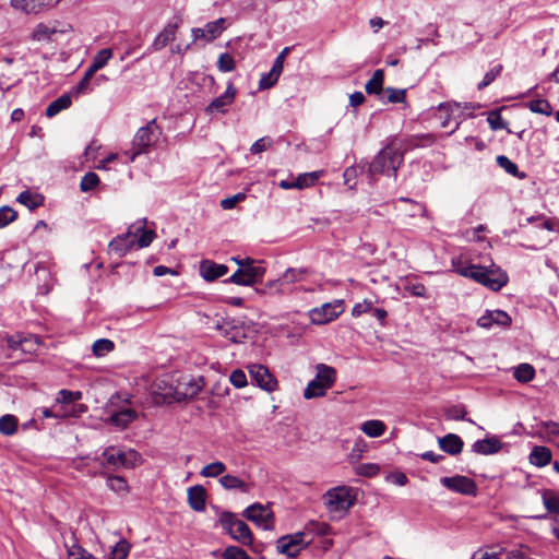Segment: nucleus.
I'll return each mask as SVG.
<instances>
[{
    "instance_id": "2",
    "label": "nucleus",
    "mask_w": 559,
    "mask_h": 559,
    "mask_svg": "<svg viewBox=\"0 0 559 559\" xmlns=\"http://www.w3.org/2000/svg\"><path fill=\"white\" fill-rule=\"evenodd\" d=\"M403 163V153L395 141H391L382 148L368 167L371 177L377 175L396 176V171Z\"/></svg>"
},
{
    "instance_id": "35",
    "label": "nucleus",
    "mask_w": 559,
    "mask_h": 559,
    "mask_svg": "<svg viewBox=\"0 0 559 559\" xmlns=\"http://www.w3.org/2000/svg\"><path fill=\"white\" fill-rule=\"evenodd\" d=\"M497 164L504 169V171L513 177L519 179H524L526 177L525 173L520 171L519 167L515 163H513L510 158L504 155H499L496 158Z\"/></svg>"
},
{
    "instance_id": "43",
    "label": "nucleus",
    "mask_w": 559,
    "mask_h": 559,
    "mask_svg": "<svg viewBox=\"0 0 559 559\" xmlns=\"http://www.w3.org/2000/svg\"><path fill=\"white\" fill-rule=\"evenodd\" d=\"M69 559H97L79 544L66 545Z\"/></svg>"
},
{
    "instance_id": "42",
    "label": "nucleus",
    "mask_w": 559,
    "mask_h": 559,
    "mask_svg": "<svg viewBox=\"0 0 559 559\" xmlns=\"http://www.w3.org/2000/svg\"><path fill=\"white\" fill-rule=\"evenodd\" d=\"M518 381L526 383L534 379L535 369L530 364H521L514 371Z\"/></svg>"
},
{
    "instance_id": "56",
    "label": "nucleus",
    "mask_w": 559,
    "mask_h": 559,
    "mask_svg": "<svg viewBox=\"0 0 559 559\" xmlns=\"http://www.w3.org/2000/svg\"><path fill=\"white\" fill-rule=\"evenodd\" d=\"M217 68L222 72H230L235 69V60L231 55L221 53L217 60Z\"/></svg>"
},
{
    "instance_id": "55",
    "label": "nucleus",
    "mask_w": 559,
    "mask_h": 559,
    "mask_svg": "<svg viewBox=\"0 0 559 559\" xmlns=\"http://www.w3.org/2000/svg\"><path fill=\"white\" fill-rule=\"evenodd\" d=\"M82 399L80 391L60 390L58 393L57 402L70 404Z\"/></svg>"
},
{
    "instance_id": "31",
    "label": "nucleus",
    "mask_w": 559,
    "mask_h": 559,
    "mask_svg": "<svg viewBox=\"0 0 559 559\" xmlns=\"http://www.w3.org/2000/svg\"><path fill=\"white\" fill-rule=\"evenodd\" d=\"M360 430L369 438H378L385 432L386 426L382 420L370 419L361 424Z\"/></svg>"
},
{
    "instance_id": "45",
    "label": "nucleus",
    "mask_w": 559,
    "mask_h": 559,
    "mask_svg": "<svg viewBox=\"0 0 559 559\" xmlns=\"http://www.w3.org/2000/svg\"><path fill=\"white\" fill-rule=\"evenodd\" d=\"M114 342L107 338H99L94 342L92 346L93 354L97 357H103L114 349Z\"/></svg>"
},
{
    "instance_id": "50",
    "label": "nucleus",
    "mask_w": 559,
    "mask_h": 559,
    "mask_svg": "<svg viewBox=\"0 0 559 559\" xmlns=\"http://www.w3.org/2000/svg\"><path fill=\"white\" fill-rule=\"evenodd\" d=\"M503 67L501 64H497L491 68L484 76V79L478 83V90H483L489 86L501 73Z\"/></svg>"
},
{
    "instance_id": "39",
    "label": "nucleus",
    "mask_w": 559,
    "mask_h": 559,
    "mask_svg": "<svg viewBox=\"0 0 559 559\" xmlns=\"http://www.w3.org/2000/svg\"><path fill=\"white\" fill-rule=\"evenodd\" d=\"M322 171H312V173H305L300 174L296 180V187L298 190H302L305 188L312 187L321 177Z\"/></svg>"
},
{
    "instance_id": "26",
    "label": "nucleus",
    "mask_w": 559,
    "mask_h": 559,
    "mask_svg": "<svg viewBox=\"0 0 559 559\" xmlns=\"http://www.w3.org/2000/svg\"><path fill=\"white\" fill-rule=\"evenodd\" d=\"M501 442L497 437H489L483 440H477L473 443V452L481 455H490L498 453L501 450Z\"/></svg>"
},
{
    "instance_id": "30",
    "label": "nucleus",
    "mask_w": 559,
    "mask_h": 559,
    "mask_svg": "<svg viewBox=\"0 0 559 559\" xmlns=\"http://www.w3.org/2000/svg\"><path fill=\"white\" fill-rule=\"evenodd\" d=\"M16 201L29 210H35L44 204V197L39 193L25 190L17 195Z\"/></svg>"
},
{
    "instance_id": "14",
    "label": "nucleus",
    "mask_w": 559,
    "mask_h": 559,
    "mask_svg": "<svg viewBox=\"0 0 559 559\" xmlns=\"http://www.w3.org/2000/svg\"><path fill=\"white\" fill-rule=\"evenodd\" d=\"M249 374L261 389L267 392L276 390L277 380L271 374L265 366L258 364L249 366Z\"/></svg>"
},
{
    "instance_id": "36",
    "label": "nucleus",
    "mask_w": 559,
    "mask_h": 559,
    "mask_svg": "<svg viewBox=\"0 0 559 559\" xmlns=\"http://www.w3.org/2000/svg\"><path fill=\"white\" fill-rule=\"evenodd\" d=\"M384 72L376 70L371 79L366 83L365 90L368 94H379L383 90Z\"/></svg>"
},
{
    "instance_id": "8",
    "label": "nucleus",
    "mask_w": 559,
    "mask_h": 559,
    "mask_svg": "<svg viewBox=\"0 0 559 559\" xmlns=\"http://www.w3.org/2000/svg\"><path fill=\"white\" fill-rule=\"evenodd\" d=\"M219 522L222 526L228 531L231 537L243 545L252 543V534L249 526L234 514L225 512L221 515Z\"/></svg>"
},
{
    "instance_id": "21",
    "label": "nucleus",
    "mask_w": 559,
    "mask_h": 559,
    "mask_svg": "<svg viewBox=\"0 0 559 559\" xmlns=\"http://www.w3.org/2000/svg\"><path fill=\"white\" fill-rule=\"evenodd\" d=\"M228 267L225 264H218L211 260H204L200 263V274L207 281H215L227 274Z\"/></svg>"
},
{
    "instance_id": "20",
    "label": "nucleus",
    "mask_w": 559,
    "mask_h": 559,
    "mask_svg": "<svg viewBox=\"0 0 559 559\" xmlns=\"http://www.w3.org/2000/svg\"><path fill=\"white\" fill-rule=\"evenodd\" d=\"M478 325L480 328L489 329L493 324L500 325V326H509L511 324V318L510 316L502 311V310H493V311H487L485 314H483L478 321Z\"/></svg>"
},
{
    "instance_id": "48",
    "label": "nucleus",
    "mask_w": 559,
    "mask_h": 559,
    "mask_svg": "<svg viewBox=\"0 0 559 559\" xmlns=\"http://www.w3.org/2000/svg\"><path fill=\"white\" fill-rule=\"evenodd\" d=\"M308 274V269H288L283 274L282 280L286 283H295L305 280Z\"/></svg>"
},
{
    "instance_id": "5",
    "label": "nucleus",
    "mask_w": 559,
    "mask_h": 559,
    "mask_svg": "<svg viewBox=\"0 0 559 559\" xmlns=\"http://www.w3.org/2000/svg\"><path fill=\"white\" fill-rule=\"evenodd\" d=\"M103 461H99L100 466H109L114 469L124 467L133 468L141 464L142 459L140 453L135 450L122 451L114 445L107 447L102 453Z\"/></svg>"
},
{
    "instance_id": "34",
    "label": "nucleus",
    "mask_w": 559,
    "mask_h": 559,
    "mask_svg": "<svg viewBox=\"0 0 559 559\" xmlns=\"http://www.w3.org/2000/svg\"><path fill=\"white\" fill-rule=\"evenodd\" d=\"M111 57L112 50L110 48L99 50L93 58V61L90 64V67L87 68L90 70V73H96L98 70L103 69L111 59Z\"/></svg>"
},
{
    "instance_id": "6",
    "label": "nucleus",
    "mask_w": 559,
    "mask_h": 559,
    "mask_svg": "<svg viewBox=\"0 0 559 559\" xmlns=\"http://www.w3.org/2000/svg\"><path fill=\"white\" fill-rule=\"evenodd\" d=\"M106 414L108 416L105 419V423L115 426L120 430L128 428L129 425L138 418V413L130 407L129 401H126L123 405L118 406L115 403V397H111L106 405Z\"/></svg>"
},
{
    "instance_id": "33",
    "label": "nucleus",
    "mask_w": 559,
    "mask_h": 559,
    "mask_svg": "<svg viewBox=\"0 0 559 559\" xmlns=\"http://www.w3.org/2000/svg\"><path fill=\"white\" fill-rule=\"evenodd\" d=\"M551 460V452L546 447H535L530 454V462L536 466H545Z\"/></svg>"
},
{
    "instance_id": "25",
    "label": "nucleus",
    "mask_w": 559,
    "mask_h": 559,
    "mask_svg": "<svg viewBox=\"0 0 559 559\" xmlns=\"http://www.w3.org/2000/svg\"><path fill=\"white\" fill-rule=\"evenodd\" d=\"M188 503L190 508L197 512L205 510L206 490L201 485L188 488Z\"/></svg>"
},
{
    "instance_id": "32",
    "label": "nucleus",
    "mask_w": 559,
    "mask_h": 559,
    "mask_svg": "<svg viewBox=\"0 0 559 559\" xmlns=\"http://www.w3.org/2000/svg\"><path fill=\"white\" fill-rule=\"evenodd\" d=\"M71 104V96L69 94H63L48 105V107L46 108V116L48 118H52L60 111L69 108Z\"/></svg>"
},
{
    "instance_id": "19",
    "label": "nucleus",
    "mask_w": 559,
    "mask_h": 559,
    "mask_svg": "<svg viewBox=\"0 0 559 559\" xmlns=\"http://www.w3.org/2000/svg\"><path fill=\"white\" fill-rule=\"evenodd\" d=\"M8 346L11 349H21L24 353H33L39 345V340L35 335L22 336L21 334L11 335L7 338Z\"/></svg>"
},
{
    "instance_id": "57",
    "label": "nucleus",
    "mask_w": 559,
    "mask_h": 559,
    "mask_svg": "<svg viewBox=\"0 0 559 559\" xmlns=\"http://www.w3.org/2000/svg\"><path fill=\"white\" fill-rule=\"evenodd\" d=\"M94 72H91L90 73V70L87 69L84 73V76L82 78V80L80 81V83L76 85V87L74 88V93L75 94H86V93H90L92 91V87H91V80L92 78L94 76Z\"/></svg>"
},
{
    "instance_id": "60",
    "label": "nucleus",
    "mask_w": 559,
    "mask_h": 559,
    "mask_svg": "<svg viewBox=\"0 0 559 559\" xmlns=\"http://www.w3.org/2000/svg\"><path fill=\"white\" fill-rule=\"evenodd\" d=\"M273 144V140L269 136L257 140L250 147L252 154H259L266 151Z\"/></svg>"
},
{
    "instance_id": "58",
    "label": "nucleus",
    "mask_w": 559,
    "mask_h": 559,
    "mask_svg": "<svg viewBox=\"0 0 559 559\" xmlns=\"http://www.w3.org/2000/svg\"><path fill=\"white\" fill-rule=\"evenodd\" d=\"M435 142V138L432 134H420L415 135L409 140V146L412 147H425L430 146Z\"/></svg>"
},
{
    "instance_id": "7",
    "label": "nucleus",
    "mask_w": 559,
    "mask_h": 559,
    "mask_svg": "<svg viewBox=\"0 0 559 559\" xmlns=\"http://www.w3.org/2000/svg\"><path fill=\"white\" fill-rule=\"evenodd\" d=\"M158 135L159 130L155 120L140 128L132 141V153L129 157L130 162H133L138 155L145 153L147 148L157 141Z\"/></svg>"
},
{
    "instance_id": "3",
    "label": "nucleus",
    "mask_w": 559,
    "mask_h": 559,
    "mask_svg": "<svg viewBox=\"0 0 559 559\" xmlns=\"http://www.w3.org/2000/svg\"><path fill=\"white\" fill-rule=\"evenodd\" d=\"M316 371L314 379L311 380L304 390V397L306 400L324 396L326 391L331 389L336 381V370L329 365L318 364Z\"/></svg>"
},
{
    "instance_id": "51",
    "label": "nucleus",
    "mask_w": 559,
    "mask_h": 559,
    "mask_svg": "<svg viewBox=\"0 0 559 559\" xmlns=\"http://www.w3.org/2000/svg\"><path fill=\"white\" fill-rule=\"evenodd\" d=\"M383 92L386 100L393 104L403 103L406 97V91L403 88L386 87Z\"/></svg>"
},
{
    "instance_id": "38",
    "label": "nucleus",
    "mask_w": 559,
    "mask_h": 559,
    "mask_svg": "<svg viewBox=\"0 0 559 559\" xmlns=\"http://www.w3.org/2000/svg\"><path fill=\"white\" fill-rule=\"evenodd\" d=\"M17 430V418L14 415H3L0 417V433L12 436Z\"/></svg>"
},
{
    "instance_id": "27",
    "label": "nucleus",
    "mask_w": 559,
    "mask_h": 559,
    "mask_svg": "<svg viewBox=\"0 0 559 559\" xmlns=\"http://www.w3.org/2000/svg\"><path fill=\"white\" fill-rule=\"evenodd\" d=\"M439 447L450 455H456L462 452L464 442L455 433H448L438 439Z\"/></svg>"
},
{
    "instance_id": "53",
    "label": "nucleus",
    "mask_w": 559,
    "mask_h": 559,
    "mask_svg": "<svg viewBox=\"0 0 559 559\" xmlns=\"http://www.w3.org/2000/svg\"><path fill=\"white\" fill-rule=\"evenodd\" d=\"M17 213L10 206L5 205L0 209V229L14 222Z\"/></svg>"
},
{
    "instance_id": "59",
    "label": "nucleus",
    "mask_w": 559,
    "mask_h": 559,
    "mask_svg": "<svg viewBox=\"0 0 559 559\" xmlns=\"http://www.w3.org/2000/svg\"><path fill=\"white\" fill-rule=\"evenodd\" d=\"M380 472V467L373 463L360 464L356 467V473L360 476L372 477Z\"/></svg>"
},
{
    "instance_id": "16",
    "label": "nucleus",
    "mask_w": 559,
    "mask_h": 559,
    "mask_svg": "<svg viewBox=\"0 0 559 559\" xmlns=\"http://www.w3.org/2000/svg\"><path fill=\"white\" fill-rule=\"evenodd\" d=\"M243 514L249 521L254 522L264 530H271L273 527L271 512L259 503L248 507Z\"/></svg>"
},
{
    "instance_id": "28",
    "label": "nucleus",
    "mask_w": 559,
    "mask_h": 559,
    "mask_svg": "<svg viewBox=\"0 0 559 559\" xmlns=\"http://www.w3.org/2000/svg\"><path fill=\"white\" fill-rule=\"evenodd\" d=\"M134 239L132 238V231L129 229L126 234L114 238L109 242V249L119 257L124 255L130 249L134 247Z\"/></svg>"
},
{
    "instance_id": "23",
    "label": "nucleus",
    "mask_w": 559,
    "mask_h": 559,
    "mask_svg": "<svg viewBox=\"0 0 559 559\" xmlns=\"http://www.w3.org/2000/svg\"><path fill=\"white\" fill-rule=\"evenodd\" d=\"M218 483L225 490H238L241 493H249L252 489V484L231 474L223 475L219 477Z\"/></svg>"
},
{
    "instance_id": "9",
    "label": "nucleus",
    "mask_w": 559,
    "mask_h": 559,
    "mask_svg": "<svg viewBox=\"0 0 559 559\" xmlns=\"http://www.w3.org/2000/svg\"><path fill=\"white\" fill-rule=\"evenodd\" d=\"M266 270L263 261H258L253 266L246 269H238L230 277L225 280V283H231L240 286H253L260 283Z\"/></svg>"
},
{
    "instance_id": "47",
    "label": "nucleus",
    "mask_w": 559,
    "mask_h": 559,
    "mask_svg": "<svg viewBox=\"0 0 559 559\" xmlns=\"http://www.w3.org/2000/svg\"><path fill=\"white\" fill-rule=\"evenodd\" d=\"M528 108L533 112L545 115V116H550L552 114V107L547 99L532 100L528 104Z\"/></svg>"
},
{
    "instance_id": "62",
    "label": "nucleus",
    "mask_w": 559,
    "mask_h": 559,
    "mask_svg": "<svg viewBox=\"0 0 559 559\" xmlns=\"http://www.w3.org/2000/svg\"><path fill=\"white\" fill-rule=\"evenodd\" d=\"M467 412L462 405H454L447 409V417L453 420H466Z\"/></svg>"
},
{
    "instance_id": "18",
    "label": "nucleus",
    "mask_w": 559,
    "mask_h": 559,
    "mask_svg": "<svg viewBox=\"0 0 559 559\" xmlns=\"http://www.w3.org/2000/svg\"><path fill=\"white\" fill-rule=\"evenodd\" d=\"M236 94V88L231 83H229L225 93L214 98L205 108V111L210 115L215 112L225 114L227 111L228 106H230L234 103Z\"/></svg>"
},
{
    "instance_id": "44",
    "label": "nucleus",
    "mask_w": 559,
    "mask_h": 559,
    "mask_svg": "<svg viewBox=\"0 0 559 559\" xmlns=\"http://www.w3.org/2000/svg\"><path fill=\"white\" fill-rule=\"evenodd\" d=\"M131 546L126 539L119 540L108 555V559H126L129 556Z\"/></svg>"
},
{
    "instance_id": "54",
    "label": "nucleus",
    "mask_w": 559,
    "mask_h": 559,
    "mask_svg": "<svg viewBox=\"0 0 559 559\" xmlns=\"http://www.w3.org/2000/svg\"><path fill=\"white\" fill-rule=\"evenodd\" d=\"M222 557L223 559H250V556L247 554V551L237 546L227 547L224 550Z\"/></svg>"
},
{
    "instance_id": "12",
    "label": "nucleus",
    "mask_w": 559,
    "mask_h": 559,
    "mask_svg": "<svg viewBox=\"0 0 559 559\" xmlns=\"http://www.w3.org/2000/svg\"><path fill=\"white\" fill-rule=\"evenodd\" d=\"M343 311V301L336 300L312 309L309 316L313 324L322 325L335 320Z\"/></svg>"
},
{
    "instance_id": "22",
    "label": "nucleus",
    "mask_w": 559,
    "mask_h": 559,
    "mask_svg": "<svg viewBox=\"0 0 559 559\" xmlns=\"http://www.w3.org/2000/svg\"><path fill=\"white\" fill-rule=\"evenodd\" d=\"M177 31H178V24H176V23L167 24L163 28V31L153 40V43L151 45V49L153 51L162 50L169 43H171L176 39Z\"/></svg>"
},
{
    "instance_id": "10",
    "label": "nucleus",
    "mask_w": 559,
    "mask_h": 559,
    "mask_svg": "<svg viewBox=\"0 0 559 559\" xmlns=\"http://www.w3.org/2000/svg\"><path fill=\"white\" fill-rule=\"evenodd\" d=\"M204 388L203 377H182L171 393V397L177 401L194 399Z\"/></svg>"
},
{
    "instance_id": "46",
    "label": "nucleus",
    "mask_w": 559,
    "mask_h": 559,
    "mask_svg": "<svg viewBox=\"0 0 559 559\" xmlns=\"http://www.w3.org/2000/svg\"><path fill=\"white\" fill-rule=\"evenodd\" d=\"M543 503L548 512L559 513V496L555 495L550 490L543 492Z\"/></svg>"
},
{
    "instance_id": "29",
    "label": "nucleus",
    "mask_w": 559,
    "mask_h": 559,
    "mask_svg": "<svg viewBox=\"0 0 559 559\" xmlns=\"http://www.w3.org/2000/svg\"><path fill=\"white\" fill-rule=\"evenodd\" d=\"M460 111V106L452 103H442L438 106L441 127L448 128L452 120H455V114Z\"/></svg>"
},
{
    "instance_id": "24",
    "label": "nucleus",
    "mask_w": 559,
    "mask_h": 559,
    "mask_svg": "<svg viewBox=\"0 0 559 559\" xmlns=\"http://www.w3.org/2000/svg\"><path fill=\"white\" fill-rule=\"evenodd\" d=\"M129 229L132 231V238L139 248L150 246L155 237V233L153 230L145 229V219L135 223Z\"/></svg>"
},
{
    "instance_id": "64",
    "label": "nucleus",
    "mask_w": 559,
    "mask_h": 559,
    "mask_svg": "<svg viewBox=\"0 0 559 559\" xmlns=\"http://www.w3.org/2000/svg\"><path fill=\"white\" fill-rule=\"evenodd\" d=\"M245 199H246V194L242 192H239L233 197L223 199L221 201V207L223 210H231L237 205V203L243 201Z\"/></svg>"
},
{
    "instance_id": "1",
    "label": "nucleus",
    "mask_w": 559,
    "mask_h": 559,
    "mask_svg": "<svg viewBox=\"0 0 559 559\" xmlns=\"http://www.w3.org/2000/svg\"><path fill=\"white\" fill-rule=\"evenodd\" d=\"M453 271L459 275L469 278L493 292L500 290L508 284L509 276L497 264L483 266L464 262L461 259L452 260Z\"/></svg>"
},
{
    "instance_id": "52",
    "label": "nucleus",
    "mask_w": 559,
    "mask_h": 559,
    "mask_svg": "<svg viewBox=\"0 0 559 559\" xmlns=\"http://www.w3.org/2000/svg\"><path fill=\"white\" fill-rule=\"evenodd\" d=\"M99 183V178L95 173H87L83 176L80 188L83 192L93 190Z\"/></svg>"
},
{
    "instance_id": "13",
    "label": "nucleus",
    "mask_w": 559,
    "mask_h": 559,
    "mask_svg": "<svg viewBox=\"0 0 559 559\" xmlns=\"http://www.w3.org/2000/svg\"><path fill=\"white\" fill-rule=\"evenodd\" d=\"M440 483L447 489L461 495L476 496L477 493L476 483L466 476L455 475L452 477H442Z\"/></svg>"
},
{
    "instance_id": "41",
    "label": "nucleus",
    "mask_w": 559,
    "mask_h": 559,
    "mask_svg": "<svg viewBox=\"0 0 559 559\" xmlns=\"http://www.w3.org/2000/svg\"><path fill=\"white\" fill-rule=\"evenodd\" d=\"M107 486L109 489L117 493H127L129 486L127 480L122 476L109 475L107 476Z\"/></svg>"
},
{
    "instance_id": "4",
    "label": "nucleus",
    "mask_w": 559,
    "mask_h": 559,
    "mask_svg": "<svg viewBox=\"0 0 559 559\" xmlns=\"http://www.w3.org/2000/svg\"><path fill=\"white\" fill-rule=\"evenodd\" d=\"M324 504L331 514L344 515L355 503L353 489L348 486H338L329 489L324 496Z\"/></svg>"
},
{
    "instance_id": "11",
    "label": "nucleus",
    "mask_w": 559,
    "mask_h": 559,
    "mask_svg": "<svg viewBox=\"0 0 559 559\" xmlns=\"http://www.w3.org/2000/svg\"><path fill=\"white\" fill-rule=\"evenodd\" d=\"M306 536L307 535L304 532L283 536L278 538L276 548L278 552L294 558L311 542L310 539H306Z\"/></svg>"
},
{
    "instance_id": "63",
    "label": "nucleus",
    "mask_w": 559,
    "mask_h": 559,
    "mask_svg": "<svg viewBox=\"0 0 559 559\" xmlns=\"http://www.w3.org/2000/svg\"><path fill=\"white\" fill-rule=\"evenodd\" d=\"M307 530L320 536L329 535L332 532V527L329 524L322 522H310L307 525Z\"/></svg>"
},
{
    "instance_id": "15",
    "label": "nucleus",
    "mask_w": 559,
    "mask_h": 559,
    "mask_svg": "<svg viewBox=\"0 0 559 559\" xmlns=\"http://www.w3.org/2000/svg\"><path fill=\"white\" fill-rule=\"evenodd\" d=\"M225 19L221 17L216 21L209 22L204 27H194L192 28V38L193 41L205 40L212 41L217 38L224 31Z\"/></svg>"
},
{
    "instance_id": "17",
    "label": "nucleus",
    "mask_w": 559,
    "mask_h": 559,
    "mask_svg": "<svg viewBox=\"0 0 559 559\" xmlns=\"http://www.w3.org/2000/svg\"><path fill=\"white\" fill-rule=\"evenodd\" d=\"M61 0H11V5L26 14H36L44 9L56 7Z\"/></svg>"
},
{
    "instance_id": "40",
    "label": "nucleus",
    "mask_w": 559,
    "mask_h": 559,
    "mask_svg": "<svg viewBox=\"0 0 559 559\" xmlns=\"http://www.w3.org/2000/svg\"><path fill=\"white\" fill-rule=\"evenodd\" d=\"M57 31L47 24L39 23L32 33V38L37 41L49 40Z\"/></svg>"
},
{
    "instance_id": "61",
    "label": "nucleus",
    "mask_w": 559,
    "mask_h": 559,
    "mask_svg": "<svg viewBox=\"0 0 559 559\" xmlns=\"http://www.w3.org/2000/svg\"><path fill=\"white\" fill-rule=\"evenodd\" d=\"M229 380L231 384L237 389L245 388L248 384L247 376L240 369L234 370L229 377Z\"/></svg>"
},
{
    "instance_id": "37",
    "label": "nucleus",
    "mask_w": 559,
    "mask_h": 559,
    "mask_svg": "<svg viewBox=\"0 0 559 559\" xmlns=\"http://www.w3.org/2000/svg\"><path fill=\"white\" fill-rule=\"evenodd\" d=\"M225 472L226 465L221 461H216L203 466L200 471V475L206 478H216L218 476L222 477Z\"/></svg>"
},
{
    "instance_id": "49",
    "label": "nucleus",
    "mask_w": 559,
    "mask_h": 559,
    "mask_svg": "<svg viewBox=\"0 0 559 559\" xmlns=\"http://www.w3.org/2000/svg\"><path fill=\"white\" fill-rule=\"evenodd\" d=\"M487 121L492 130L506 129L509 133H511V130L508 129V122L503 120L499 111L489 112Z\"/></svg>"
}]
</instances>
